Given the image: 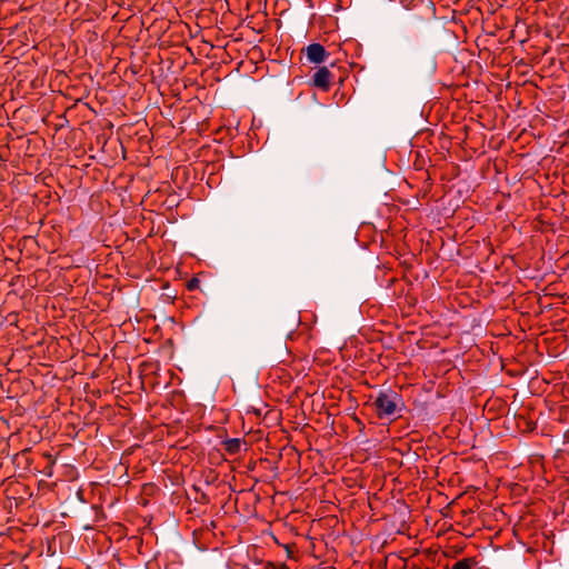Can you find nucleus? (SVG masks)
Here are the masks:
<instances>
[{
    "instance_id": "nucleus-7",
    "label": "nucleus",
    "mask_w": 569,
    "mask_h": 569,
    "mask_svg": "<svg viewBox=\"0 0 569 569\" xmlns=\"http://www.w3.org/2000/svg\"><path fill=\"white\" fill-rule=\"evenodd\" d=\"M199 279L193 277L187 282V288L188 290L192 291L199 287Z\"/></svg>"
},
{
    "instance_id": "nucleus-5",
    "label": "nucleus",
    "mask_w": 569,
    "mask_h": 569,
    "mask_svg": "<svg viewBox=\"0 0 569 569\" xmlns=\"http://www.w3.org/2000/svg\"><path fill=\"white\" fill-rule=\"evenodd\" d=\"M241 440L238 438L228 439L223 442L224 451L231 456L238 455L241 450Z\"/></svg>"
},
{
    "instance_id": "nucleus-6",
    "label": "nucleus",
    "mask_w": 569,
    "mask_h": 569,
    "mask_svg": "<svg viewBox=\"0 0 569 569\" xmlns=\"http://www.w3.org/2000/svg\"><path fill=\"white\" fill-rule=\"evenodd\" d=\"M475 560L472 558H463L453 563L451 569H472Z\"/></svg>"
},
{
    "instance_id": "nucleus-4",
    "label": "nucleus",
    "mask_w": 569,
    "mask_h": 569,
    "mask_svg": "<svg viewBox=\"0 0 569 569\" xmlns=\"http://www.w3.org/2000/svg\"><path fill=\"white\" fill-rule=\"evenodd\" d=\"M306 54L308 60L312 63H321L329 56V53L326 51V48L320 43H311L307 46Z\"/></svg>"
},
{
    "instance_id": "nucleus-3",
    "label": "nucleus",
    "mask_w": 569,
    "mask_h": 569,
    "mask_svg": "<svg viewBox=\"0 0 569 569\" xmlns=\"http://www.w3.org/2000/svg\"><path fill=\"white\" fill-rule=\"evenodd\" d=\"M332 73L327 67L319 68L312 77V84L323 91L330 89Z\"/></svg>"
},
{
    "instance_id": "nucleus-1",
    "label": "nucleus",
    "mask_w": 569,
    "mask_h": 569,
    "mask_svg": "<svg viewBox=\"0 0 569 569\" xmlns=\"http://www.w3.org/2000/svg\"><path fill=\"white\" fill-rule=\"evenodd\" d=\"M402 12L400 24L396 29V40L402 46H410L417 38L426 34L435 19L436 9L426 0H400Z\"/></svg>"
},
{
    "instance_id": "nucleus-2",
    "label": "nucleus",
    "mask_w": 569,
    "mask_h": 569,
    "mask_svg": "<svg viewBox=\"0 0 569 569\" xmlns=\"http://www.w3.org/2000/svg\"><path fill=\"white\" fill-rule=\"evenodd\" d=\"M400 396L395 391H380L373 401V406L379 418H389L395 416Z\"/></svg>"
}]
</instances>
